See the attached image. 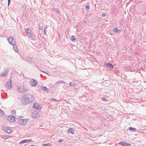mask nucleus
<instances>
[{
	"mask_svg": "<svg viewBox=\"0 0 146 146\" xmlns=\"http://www.w3.org/2000/svg\"><path fill=\"white\" fill-rule=\"evenodd\" d=\"M129 130V131H136V129L135 128H133L131 127H130L128 128Z\"/></svg>",
	"mask_w": 146,
	"mask_h": 146,
	"instance_id": "5701e85b",
	"label": "nucleus"
},
{
	"mask_svg": "<svg viewBox=\"0 0 146 146\" xmlns=\"http://www.w3.org/2000/svg\"><path fill=\"white\" fill-rule=\"evenodd\" d=\"M8 6L10 4L11 0H8Z\"/></svg>",
	"mask_w": 146,
	"mask_h": 146,
	"instance_id": "e433bc0d",
	"label": "nucleus"
},
{
	"mask_svg": "<svg viewBox=\"0 0 146 146\" xmlns=\"http://www.w3.org/2000/svg\"><path fill=\"white\" fill-rule=\"evenodd\" d=\"M38 104L36 103H35L33 106V108L36 109L37 106H38Z\"/></svg>",
	"mask_w": 146,
	"mask_h": 146,
	"instance_id": "393cba45",
	"label": "nucleus"
},
{
	"mask_svg": "<svg viewBox=\"0 0 146 146\" xmlns=\"http://www.w3.org/2000/svg\"><path fill=\"white\" fill-rule=\"evenodd\" d=\"M52 10L57 13L59 14L60 13L59 10L58 9L53 8L52 9Z\"/></svg>",
	"mask_w": 146,
	"mask_h": 146,
	"instance_id": "412c9836",
	"label": "nucleus"
},
{
	"mask_svg": "<svg viewBox=\"0 0 146 146\" xmlns=\"http://www.w3.org/2000/svg\"><path fill=\"white\" fill-rule=\"evenodd\" d=\"M119 31V30L117 28H115L113 30V32L115 33L118 32Z\"/></svg>",
	"mask_w": 146,
	"mask_h": 146,
	"instance_id": "b1692460",
	"label": "nucleus"
},
{
	"mask_svg": "<svg viewBox=\"0 0 146 146\" xmlns=\"http://www.w3.org/2000/svg\"><path fill=\"white\" fill-rule=\"evenodd\" d=\"M25 32L27 33V35H28L29 38H31L33 40V34L32 33V31L31 30L29 29H26L25 30Z\"/></svg>",
	"mask_w": 146,
	"mask_h": 146,
	"instance_id": "20e7f679",
	"label": "nucleus"
},
{
	"mask_svg": "<svg viewBox=\"0 0 146 146\" xmlns=\"http://www.w3.org/2000/svg\"><path fill=\"white\" fill-rule=\"evenodd\" d=\"M119 144L123 146H130L131 144L129 143H127L126 142L123 141H121L119 143Z\"/></svg>",
	"mask_w": 146,
	"mask_h": 146,
	"instance_id": "ddd939ff",
	"label": "nucleus"
},
{
	"mask_svg": "<svg viewBox=\"0 0 146 146\" xmlns=\"http://www.w3.org/2000/svg\"><path fill=\"white\" fill-rule=\"evenodd\" d=\"M21 89H21V87L20 86H18L17 87V89L18 92L21 93H25L29 90V88L27 87H25L24 85H23Z\"/></svg>",
	"mask_w": 146,
	"mask_h": 146,
	"instance_id": "f03ea898",
	"label": "nucleus"
},
{
	"mask_svg": "<svg viewBox=\"0 0 146 146\" xmlns=\"http://www.w3.org/2000/svg\"><path fill=\"white\" fill-rule=\"evenodd\" d=\"M27 121V119H20L19 120V123L21 125H25Z\"/></svg>",
	"mask_w": 146,
	"mask_h": 146,
	"instance_id": "9d476101",
	"label": "nucleus"
},
{
	"mask_svg": "<svg viewBox=\"0 0 146 146\" xmlns=\"http://www.w3.org/2000/svg\"><path fill=\"white\" fill-rule=\"evenodd\" d=\"M3 139H7L11 137L9 135H1L0 136Z\"/></svg>",
	"mask_w": 146,
	"mask_h": 146,
	"instance_id": "f3484780",
	"label": "nucleus"
},
{
	"mask_svg": "<svg viewBox=\"0 0 146 146\" xmlns=\"http://www.w3.org/2000/svg\"><path fill=\"white\" fill-rule=\"evenodd\" d=\"M42 27H39V30H42Z\"/></svg>",
	"mask_w": 146,
	"mask_h": 146,
	"instance_id": "ea45409f",
	"label": "nucleus"
},
{
	"mask_svg": "<svg viewBox=\"0 0 146 146\" xmlns=\"http://www.w3.org/2000/svg\"><path fill=\"white\" fill-rule=\"evenodd\" d=\"M47 29V27H45L44 29V34L45 35H46V30Z\"/></svg>",
	"mask_w": 146,
	"mask_h": 146,
	"instance_id": "c85d7f7f",
	"label": "nucleus"
},
{
	"mask_svg": "<svg viewBox=\"0 0 146 146\" xmlns=\"http://www.w3.org/2000/svg\"><path fill=\"white\" fill-rule=\"evenodd\" d=\"M16 113L15 111L13 110L11 111V113L13 114H14Z\"/></svg>",
	"mask_w": 146,
	"mask_h": 146,
	"instance_id": "7c9ffc66",
	"label": "nucleus"
},
{
	"mask_svg": "<svg viewBox=\"0 0 146 146\" xmlns=\"http://www.w3.org/2000/svg\"><path fill=\"white\" fill-rule=\"evenodd\" d=\"M31 141V139H26L21 141L20 142V144H22L24 143H26Z\"/></svg>",
	"mask_w": 146,
	"mask_h": 146,
	"instance_id": "2eb2a0df",
	"label": "nucleus"
},
{
	"mask_svg": "<svg viewBox=\"0 0 146 146\" xmlns=\"http://www.w3.org/2000/svg\"><path fill=\"white\" fill-rule=\"evenodd\" d=\"M10 44L15 45L16 43V39L13 36H10L7 39Z\"/></svg>",
	"mask_w": 146,
	"mask_h": 146,
	"instance_id": "7ed1b4c3",
	"label": "nucleus"
},
{
	"mask_svg": "<svg viewBox=\"0 0 146 146\" xmlns=\"http://www.w3.org/2000/svg\"><path fill=\"white\" fill-rule=\"evenodd\" d=\"M8 73V70L6 69H5L3 72L1 74L0 76H1L6 77Z\"/></svg>",
	"mask_w": 146,
	"mask_h": 146,
	"instance_id": "9b49d317",
	"label": "nucleus"
},
{
	"mask_svg": "<svg viewBox=\"0 0 146 146\" xmlns=\"http://www.w3.org/2000/svg\"><path fill=\"white\" fill-rule=\"evenodd\" d=\"M61 82H62L63 83H65V82L64 81H63V80H60V81H57L56 83V84L59 83H61Z\"/></svg>",
	"mask_w": 146,
	"mask_h": 146,
	"instance_id": "cd10ccee",
	"label": "nucleus"
},
{
	"mask_svg": "<svg viewBox=\"0 0 146 146\" xmlns=\"http://www.w3.org/2000/svg\"><path fill=\"white\" fill-rule=\"evenodd\" d=\"M15 116L9 115L7 117V120L11 122H13L15 121Z\"/></svg>",
	"mask_w": 146,
	"mask_h": 146,
	"instance_id": "6e6552de",
	"label": "nucleus"
},
{
	"mask_svg": "<svg viewBox=\"0 0 146 146\" xmlns=\"http://www.w3.org/2000/svg\"><path fill=\"white\" fill-rule=\"evenodd\" d=\"M38 114L36 111L32 112L31 114V116L33 118H36L38 117Z\"/></svg>",
	"mask_w": 146,
	"mask_h": 146,
	"instance_id": "f8f14e48",
	"label": "nucleus"
},
{
	"mask_svg": "<svg viewBox=\"0 0 146 146\" xmlns=\"http://www.w3.org/2000/svg\"><path fill=\"white\" fill-rule=\"evenodd\" d=\"M22 58L23 60L29 63L31 62L33 59L32 57H29L28 56L22 57Z\"/></svg>",
	"mask_w": 146,
	"mask_h": 146,
	"instance_id": "423d86ee",
	"label": "nucleus"
},
{
	"mask_svg": "<svg viewBox=\"0 0 146 146\" xmlns=\"http://www.w3.org/2000/svg\"><path fill=\"white\" fill-rule=\"evenodd\" d=\"M30 85L32 87L35 86L37 83V80L34 79H32L30 81Z\"/></svg>",
	"mask_w": 146,
	"mask_h": 146,
	"instance_id": "0eeeda50",
	"label": "nucleus"
},
{
	"mask_svg": "<svg viewBox=\"0 0 146 146\" xmlns=\"http://www.w3.org/2000/svg\"><path fill=\"white\" fill-rule=\"evenodd\" d=\"M11 82V80L9 79V80L7 82V84L6 85V87L7 89H10L12 87Z\"/></svg>",
	"mask_w": 146,
	"mask_h": 146,
	"instance_id": "1a4fd4ad",
	"label": "nucleus"
},
{
	"mask_svg": "<svg viewBox=\"0 0 146 146\" xmlns=\"http://www.w3.org/2000/svg\"><path fill=\"white\" fill-rule=\"evenodd\" d=\"M2 129L4 131L9 134L11 133L12 130L8 126H3Z\"/></svg>",
	"mask_w": 146,
	"mask_h": 146,
	"instance_id": "39448f33",
	"label": "nucleus"
},
{
	"mask_svg": "<svg viewBox=\"0 0 146 146\" xmlns=\"http://www.w3.org/2000/svg\"><path fill=\"white\" fill-rule=\"evenodd\" d=\"M105 65L106 66H107L111 68H113L114 67L113 65L112 64L110 63H108L107 64H106Z\"/></svg>",
	"mask_w": 146,
	"mask_h": 146,
	"instance_id": "a211bd4d",
	"label": "nucleus"
},
{
	"mask_svg": "<svg viewBox=\"0 0 146 146\" xmlns=\"http://www.w3.org/2000/svg\"><path fill=\"white\" fill-rule=\"evenodd\" d=\"M40 71L41 72H43L44 73H45L46 74H47V73L46 72H44V71H41V70H40Z\"/></svg>",
	"mask_w": 146,
	"mask_h": 146,
	"instance_id": "58836bf2",
	"label": "nucleus"
},
{
	"mask_svg": "<svg viewBox=\"0 0 146 146\" xmlns=\"http://www.w3.org/2000/svg\"><path fill=\"white\" fill-rule=\"evenodd\" d=\"M21 100L23 104L26 105L32 103L34 100V97L32 95H25Z\"/></svg>",
	"mask_w": 146,
	"mask_h": 146,
	"instance_id": "f257e3e1",
	"label": "nucleus"
},
{
	"mask_svg": "<svg viewBox=\"0 0 146 146\" xmlns=\"http://www.w3.org/2000/svg\"><path fill=\"white\" fill-rule=\"evenodd\" d=\"M41 108L40 107V106L39 105V104H38V106H37L36 109L37 110H39L40 109H41Z\"/></svg>",
	"mask_w": 146,
	"mask_h": 146,
	"instance_id": "473e14b6",
	"label": "nucleus"
},
{
	"mask_svg": "<svg viewBox=\"0 0 146 146\" xmlns=\"http://www.w3.org/2000/svg\"><path fill=\"white\" fill-rule=\"evenodd\" d=\"M41 89L42 90L46 92H48L49 90V89L48 88L44 86H41Z\"/></svg>",
	"mask_w": 146,
	"mask_h": 146,
	"instance_id": "dca6fc26",
	"label": "nucleus"
},
{
	"mask_svg": "<svg viewBox=\"0 0 146 146\" xmlns=\"http://www.w3.org/2000/svg\"><path fill=\"white\" fill-rule=\"evenodd\" d=\"M50 143L43 144L42 146H50Z\"/></svg>",
	"mask_w": 146,
	"mask_h": 146,
	"instance_id": "c756f323",
	"label": "nucleus"
},
{
	"mask_svg": "<svg viewBox=\"0 0 146 146\" xmlns=\"http://www.w3.org/2000/svg\"><path fill=\"white\" fill-rule=\"evenodd\" d=\"M22 10L24 13L28 9L27 8V6L26 5H23L22 6Z\"/></svg>",
	"mask_w": 146,
	"mask_h": 146,
	"instance_id": "4468645a",
	"label": "nucleus"
},
{
	"mask_svg": "<svg viewBox=\"0 0 146 146\" xmlns=\"http://www.w3.org/2000/svg\"><path fill=\"white\" fill-rule=\"evenodd\" d=\"M49 100H51L52 101H56V99L54 98H52L51 99H49Z\"/></svg>",
	"mask_w": 146,
	"mask_h": 146,
	"instance_id": "2f4dec72",
	"label": "nucleus"
},
{
	"mask_svg": "<svg viewBox=\"0 0 146 146\" xmlns=\"http://www.w3.org/2000/svg\"><path fill=\"white\" fill-rule=\"evenodd\" d=\"M0 114L2 116H3L4 115V112L0 108Z\"/></svg>",
	"mask_w": 146,
	"mask_h": 146,
	"instance_id": "a878e982",
	"label": "nucleus"
},
{
	"mask_svg": "<svg viewBox=\"0 0 146 146\" xmlns=\"http://www.w3.org/2000/svg\"><path fill=\"white\" fill-rule=\"evenodd\" d=\"M62 141H63V140L61 139H59L58 140V141L59 142V143H60V142H62Z\"/></svg>",
	"mask_w": 146,
	"mask_h": 146,
	"instance_id": "4c0bfd02",
	"label": "nucleus"
},
{
	"mask_svg": "<svg viewBox=\"0 0 146 146\" xmlns=\"http://www.w3.org/2000/svg\"><path fill=\"white\" fill-rule=\"evenodd\" d=\"M70 39L72 41L74 42L76 40V38L74 36H72L70 37Z\"/></svg>",
	"mask_w": 146,
	"mask_h": 146,
	"instance_id": "4be33fe9",
	"label": "nucleus"
},
{
	"mask_svg": "<svg viewBox=\"0 0 146 146\" xmlns=\"http://www.w3.org/2000/svg\"><path fill=\"white\" fill-rule=\"evenodd\" d=\"M106 14L105 13H103L102 15V17H105L106 16Z\"/></svg>",
	"mask_w": 146,
	"mask_h": 146,
	"instance_id": "72a5a7b5",
	"label": "nucleus"
},
{
	"mask_svg": "<svg viewBox=\"0 0 146 146\" xmlns=\"http://www.w3.org/2000/svg\"><path fill=\"white\" fill-rule=\"evenodd\" d=\"M85 7L87 9H89L90 7L88 5H86L85 6Z\"/></svg>",
	"mask_w": 146,
	"mask_h": 146,
	"instance_id": "c9c22d12",
	"label": "nucleus"
},
{
	"mask_svg": "<svg viewBox=\"0 0 146 146\" xmlns=\"http://www.w3.org/2000/svg\"><path fill=\"white\" fill-rule=\"evenodd\" d=\"M70 85L71 86H75V84L73 82H71L70 83Z\"/></svg>",
	"mask_w": 146,
	"mask_h": 146,
	"instance_id": "bb28decb",
	"label": "nucleus"
},
{
	"mask_svg": "<svg viewBox=\"0 0 146 146\" xmlns=\"http://www.w3.org/2000/svg\"><path fill=\"white\" fill-rule=\"evenodd\" d=\"M68 132L72 134H74V130L72 128H70L68 130Z\"/></svg>",
	"mask_w": 146,
	"mask_h": 146,
	"instance_id": "aec40b11",
	"label": "nucleus"
},
{
	"mask_svg": "<svg viewBox=\"0 0 146 146\" xmlns=\"http://www.w3.org/2000/svg\"><path fill=\"white\" fill-rule=\"evenodd\" d=\"M102 100L104 102H106L107 101V100L105 98H103Z\"/></svg>",
	"mask_w": 146,
	"mask_h": 146,
	"instance_id": "f704fd0d",
	"label": "nucleus"
},
{
	"mask_svg": "<svg viewBox=\"0 0 146 146\" xmlns=\"http://www.w3.org/2000/svg\"><path fill=\"white\" fill-rule=\"evenodd\" d=\"M12 45L13 46V48L14 49L15 51L16 52H18V50L17 48V46L16 44V43L15 44Z\"/></svg>",
	"mask_w": 146,
	"mask_h": 146,
	"instance_id": "6ab92c4d",
	"label": "nucleus"
}]
</instances>
